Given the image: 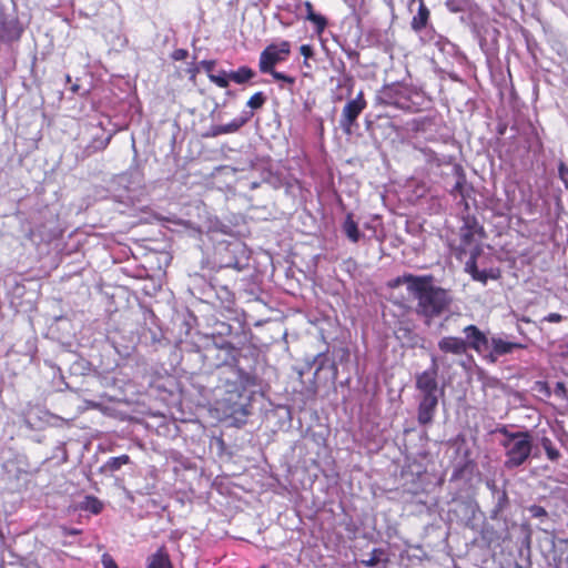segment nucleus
<instances>
[{
  "label": "nucleus",
  "mask_w": 568,
  "mask_h": 568,
  "mask_svg": "<svg viewBox=\"0 0 568 568\" xmlns=\"http://www.w3.org/2000/svg\"><path fill=\"white\" fill-rule=\"evenodd\" d=\"M429 17L430 11L426 7L424 0H418V10L412 19L410 27L416 33L419 34L420 40L427 42H430L435 39V31L427 28Z\"/></svg>",
  "instance_id": "nucleus-7"
},
{
  "label": "nucleus",
  "mask_w": 568,
  "mask_h": 568,
  "mask_svg": "<svg viewBox=\"0 0 568 568\" xmlns=\"http://www.w3.org/2000/svg\"><path fill=\"white\" fill-rule=\"evenodd\" d=\"M343 232L348 237L349 241L356 243L359 241L362 233L358 230L357 223L353 220L352 214H347L344 223H343Z\"/></svg>",
  "instance_id": "nucleus-19"
},
{
  "label": "nucleus",
  "mask_w": 568,
  "mask_h": 568,
  "mask_svg": "<svg viewBox=\"0 0 568 568\" xmlns=\"http://www.w3.org/2000/svg\"><path fill=\"white\" fill-rule=\"evenodd\" d=\"M267 73L271 74L274 80L283 81V82H285L288 85H293L295 83V78H293L291 75H287V74L283 73V72H278L275 69H273V72H267Z\"/></svg>",
  "instance_id": "nucleus-30"
},
{
  "label": "nucleus",
  "mask_w": 568,
  "mask_h": 568,
  "mask_svg": "<svg viewBox=\"0 0 568 568\" xmlns=\"http://www.w3.org/2000/svg\"><path fill=\"white\" fill-rule=\"evenodd\" d=\"M185 55H186V51L185 50H178L174 53V59L175 60H180V59H183Z\"/></svg>",
  "instance_id": "nucleus-38"
},
{
  "label": "nucleus",
  "mask_w": 568,
  "mask_h": 568,
  "mask_svg": "<svg viewBox=\"0 0 568 568\" xmlns=\"http://www.w3.org/2000/svg\"><path fill=\"white\" fill-rule=\"evenodd\" d=\"M257 186H258V183H257V182H254V183H252V186H251V187H252V189H256Z\"/></svg>",
  "instance_id": "nucleus-40"
},
{
  "label": "nucleus",
  "mask_w": 568,
  "mask_h": 568,
  "mask_svg": "<svg viewBox=\"0 0 568 568\" xmlns=\"http://www.w3.org/2000/svg\"><path fill=\"white\" fill-rule=\"evenodd\" d=\"M465 334L466 349L471 348L477 353L488 349L489 339L476 325H468L463 328Z\"/></svg>",
  "instance_id": "nucleus-9"
},
{
  "label": "nucleus",
  "mask_w": 568,
  "mask_h": 568,
  "mask_svg": "<svg viewBox=\"0 0 568 568\" xmlns=\"http://www.w3.org/2000/svg\"><path fill=\"white\" fill-rule=\"evenodd\" d=\"M437 405L438 396H420L417 409V420L420 425L425 426L432 424Z\"/></svg>",
  "instance_id": "nucleus-12"
},
{
  "label": "nucleus",
  "mask_w": 568,
  "mask_h": 568,
  "mask_svg": "<svg viewBox=\"0 0 568 568\" xmlns=\"http://www.w3.org/2000/svg\"><path fill=\"white\" fill-rule=\"evenodd\" d=\"M246 118H236L230 123L212 126L210 135L217 136L222 134L234 133L240 130L246 123Z\"/></svg>",
  "instance_id": "nucleus-17"
},
{
  "label": "nucleus",
  "mask_w": 568,
  "mask_h": 568,
  "mask_svg": "<svg viewBox=\"0 0 568 568\" xmlns=\"http://www.w3.org/2000/svg\"><path fill=\"white\" fill-rule=\"evenodd\" d=\"M203 70L207 73V77L210 78V74H213V70L215 67L214 60H203L200 62Z\"/></svg>",
  "instance_id": "nucleus-33"
},
{
  "label": "nucleus",
  "mask_w": 568,
  "mask_h": 568,
  "mask_svg": "<svg viewBox=\"0 0 568 568\" xmlns=\"http://www.w3.org/2000/svg\"><path fill=\"white\" fill-rule=\"evenodd\" d=\"M22 27L17 19L0 20V40L9 43L18 41L22 34Z\"/></svg>",
  "instance_id": "nucleus-13"
},
{
  "label": "nucleus",
  "mask_w": 568,
  "mask_h": 568,
  "mask_svg": "<svg viewBox=\"0 0 568 568\" xmlns=\"http://www.w3.org/2000/svg\"><path fill=\"white\" fill-rule=\"evenodd\" d=\"M480 250L477 246L470 252V257L465 264V271L469 273L475 281L486 284L488 275L486 271H479L476 264V258Z\"/></svg>",
  "instance_id": "nucleus-15"
},
{
  "label": "nucleus",
  "mask_w": 568,
  "mask_h": 568,
  "mask_svg": "<svg viewBox=\"0 0 568 568\" xmlns=\"http://www.w3.org/2000/svg\"><path fill=\"white\" fill-rule=\"evenodd\" d=\"M255 75V72L248 67H241L236 71L229 72L231 81L243 84L250 81Z\"/></svg>",
  "instance_id": "nucleus-21"
},
{
  "label": "nucleus",
  "mask_w": 568,
  "mask_h": 568,
  "mask_svg": "<svg viewBox=\"0 0 568 568\" xmlns=\"http://www.w3.org/2000/svg\"><path fill=\"white\" fill-rule=\"evenodd\" d=\"M102 564H103L104 568H118V565L115 564V561L108 554H104L102 556Z\"/></svg>",
  "instance_id": "nucleus-34"
},
{
  "label": "nucleus",
  "mask_w": 568,
  "mask_h": 568,
  "mask_svg": "<svg viewBox=\"0 0 568 568\" xmlns=\"http://www.w3.org/2000/svg\"><path fill=\"white\" fill-rule=\"evenodd\" d=\"M70 534L75 535V534H79V531L78 530H72Z\"/></svg>",
  "instance_id": "nucleus-42"
},
{
  "label": "nucleus",
  "mask_w": 568,
  "mask_h": 568,
  "mask_svg": "<svg viewBox=\"0 0 568 568\" xmlns=\"http://www.w3.org/2000/svg\"><path fill=\"white\" fill-rule=\"evenodd\" d=\"M384 551L382 549H373V551L368 555L367 559H363L362 564L365 567H375L379 561Z\"/></svg>",
  "instance_id": "nucleus-27"
},
{
  "label": "nucleus",
  "mask_w": 568,
  "mask_h": 568,
  "mask_svg": "<svg viewBox=\"0 0 568 568\" xmlns=\"http://www.w3.org/2000/svg\"><path fill=\"white\" fill-rule=\"evenodd\" d=\"M559 392H561V393L566 392V388L562 383H557V385H556V393H559Z\"/></svg>",
  "instance_id": "nucleus-39"
},
{
  "label": "nucleus",
  "mask_w": 568,
  "mask_h": 568,
  "mask_svg": "<svg viewBox=\"0 0 568 568\" xmlns=\"http://www.w3.org/2000/svg\"><path fill=\"white\" fill-rule=\"evenodd\" d=\"M530 511L535 517H541L546 515V510L540 506H532Z\"/></svg>",
  "instance_id": "nucleus-36"
},
{
  "label": "nucleus",
  "mask_w": 568,
  "mask_h": 568,
  "mask_svg": "<svg viewBox=\"0 0 568 568\" xmlns=\"http://www.w3.org/2000/svg\"><path fill=\"white\" fill-rule=\"evenodd\" d=\"M438 348L445 354H453L456 356L463 355L467 352L464 338L456 336H445L440 338L438 342Z\"/></svg>",
  "instance_id": "nucleus-14"
},
{
  "label": "nucleus",
  "mask_w": 568,
  "mask_h": 568,
  "mask_svg": "<svg viewBox=\"0 0 568 568\" xmlns=\"http://www.w3.org/2000/svg\"><path fill=\"white\" fill-rule=\"evenodd\" d=\"M217 349L224 353V357L221 359V363L223 365H236V354L237 349L229 342L222 343L220 346H217Z\"/></svg>",
  "instance_id": "nucleus-20"
},
{
  "label": "nucleus",
  "mask_w": 568,
  "mask_h": 568,
  "mask_svg": "<svg viewBox=\"0 0 568 568\" xmlns=\"http://www.w3.org/2000/svg\"><path fill=\"white\" fill-rule=\"evenodd\" d=\"M466 6H467L466 0H447L446 1L447 9L453 13L465 11Z\"/></svg>",
  "instance_id": "nucleus-29"
},
{
  "label": "nucleus",
  "mask_w": 568,
  "mask_h": 568,
  "mask_svg": "<svg viewBox=\"0 0 568 568\" xmlns=\"http://www.w3.org/2000/svg\"><path fill=\"white\" fill-rule=\"evenodd\" d=\"M146 568H173L168 552L160 548L148 557Z\"/></svg>",
  "instance_id": "nucleus-18"
},
{
  "label": "nucleus",
  "mask_w": 568,
  "mask_h": 568,
  "mask_svg": "<svg viewBox=\"0 0 568 568\" xmlns=\"http://www.w3.org/2000/svg\"><path fill=\"white\" fill-rule=\"evenodd\" d=\"M439 358L432 356V368L417 375L416 388L420 392L422 397L438 396L437 372Z\"/></svg>",
  "instance_id": "nucleus-6"
},
{
  "label": "nucleus",
  "mask_w": 568,
  "mask_h": 568,
  "mask_svg": "<svg viewBox=\"0 0 568 568\" xmlns=\"http://www.w3.org/2000/svg\"><path fill=\"white\" fill-rule=\"evenodd\" d=\"M558 171L559 178L565 183L566 187H568V166L565 163L560 162Z\"/></svg>",
  "instance_id": "nucleus-32"
},
{
  "label": "nucleus",
  "mask_w": 568,
  "mask_h": 568,
  "mask_svg": "<svg viewBox=\"0 0 568 568\" xmlns=\"http://www.w3.org/2000/svg\"><path fill=\"white\" fill-rule=\"evenodd\" d=\"M300 52H301V54L305 58V60H304V64H306V65H307V59H308V58H312V57H313V54H314L313 47H312V45H310V44H302V45L300 47Z\"/></svg>",
  "instance_id": "nucleus-31"
},
{
  "label": "nucleus",
  "mask_w": 568,
  "mask_h": 568,
  "mask_svg": "<svg viewBox=\"0 0 568 568\" xmlns=\"http://www.w3.org/2000/svg\"><path fill=\"white\" fill-rule=\"evenodd\" d=\"M404 92L405 88L399 84L385 85L381 90L379 98L385 104L405 109L407 108V102Z\"/></svg>",
  "instance_id": "nucleus-11"
},
{
  "label": "nucleus",
  "mask_w": 568,
  "mask_h": 568,
  "mask_svg": "<svg viewBox=\"0 0 568 568\" xmlns=\"http://www.w3.org/2000/svg\"><path fill=\"white\" fill-rule=\"evenodd\" d=\"M302 7V3H295V4H286L284 7V10L288 11V12H292V13H297V11L300 10V8Z\"/></svg>",
  "instance_id": "nucleus-37"
},
{
  "label": "nucleus",
  "mask_w": 568,
  "mask_h": 568,
  "mask_svg": "<svg viewBox=\"0 0 568 568\" xmlns=\"http://www.w3.org/2000/svg\"><path fill=\"white\" fill-rule=\"evenodd\" d=\"M111 138H112L111 134H109L106 136H95L92 140V143L90 145H88V148H87L88 154L104 150L109 145Z\"/></svg>",
  "instance_id": "nucleus-22"
},
{
  "label": "nucleus",
  "mask_w": 568,
  "mask_h": 568,
  "mask_svg": "<svg viewBox=\"0 0 568 568\" xmlns=\"http://www.w3.org/2000/svg\"><path fill=\"white\" fill-rule=\"evenodd\" d=\"M406 284L408 292L417 300L416 313L429 324L449 308L453 301L449 293L430 284L427 277L405 274L395 280V285Z\"/></svg>",
  "instance_id": "nucleus-1"
},
{
  "label": "nucleus",
  "mask_w": 568,
  "mask_h": 568,
  "mask_svg": "<svg viewBox=\"0 0 568 568\" xmlns=\"http://www.w3.org/2000/svg\"><path fill=\"white\" fill-rule=\"evenodd\" d=\"M266 101V97L264 95L263 92H256L255 94H253L250 100L247 101V106H250L251 109H261L263 106V104L265 103Z\"/></svg>",
  "instance_id": "nucleus-28"
},
{
  "label": "nucleus",
  "mask_w": 568,
  "mask_h": 568,
  "mask_svg": "<svg viewBox=\"0 0 568 568\" xmlns=\"http://www.w3.org/2000/svg\"><path fill=\"white\" fill-rule=\"evenodd\" d=\"M256 385L255 375L243 371L242 368L236 369V379L227 384V393L230 396L224 399V402L230 405L233 412H239L240 409L233 407L237 404V400L242 398L244 392L247 387Z\"/></svg>",
  "instance_id": "nucleus-5"
},
{
  "label": "nucleus",
  "mask_w": 568,
  "mask_h": 568,
  "mask_svg": "<svg viewBox=\"0 0 568 568\" xmlns=\"http://www.w3.org/2000/svg\"><path fill=\"white\" fill-rule=\"evenodd\" d=\"M544 320L550 323H559L562 321V316L558 313H550Z\"/></svg>",
  "instance_id": "nucleus-35"
},
{
  "label": "nucleus",
  "mask_w": 568,
  "mask_h": 568,
  "mask_svg": "<svg viewBox=\"0 0 568 568\" xmlns=\"http://www.w3.org/2000/svg\"><path fill=\"white\" fill-rule=\"evenodd\" d=\"M565 347H566L565 355H567V356H568V344H567Z\"/></svg>",
  "instance_id": "nucleus-41"
},
{
  "label": "nucleus",
  "mask_w": 568,
  "mask_h": 568,
  "mask_svg": "<svg viewBox=\"0 0 568 568\" xmlns=\"http://www.w3.org/2000/svg\"><path fill=\"white\" fill-rule=\"evenodd\" d=\"M302 6L306 10L305 19L314 24L315 32L317 34H322L327 27V19L314 12L312 2L305 1L302 3Z\"/></svg>",
  "instance_id": "nucleus-16"
},
{
  "label": "nucleus",
  "mask_w": 568,
  "mask_h": 568,
  "mask_svg": "<svg viewBox=\"0 0 568 568\" xmlns=\"http://www.w3.org/2000/svg\"><path fill=\"white\" fill-rule=\"evenodd\" d=\"M506 438L501 445L506 450L505 467L508 469L521 466L530 456L532 442L527 432L509 433L503 430Z\"/></svg>",
  "instance_id": "nucleus-2"
},
{
  "label": "nucleus",
  "mask_w": 568,
  "mask_h": 568,
  "mask_svg": "<svg viewBox=\"0 0 568 568\" xmlns=\"http://www.w3.org/2000/svg\"><path fill=\"white\" fill-rule=\"evenodd\" d=\"M525 345L520 343L509 342L499 336H493L489 339L488 348H490L489 353L486 355V358L490 363H496L500 356L513 353L515 349H521Z\"/></svg>",
  "instance_id": "nucleus-8"
},
{
  "label": "nucleus",
  "mask_w": 568,
  "mask_h": 568,
  "mask_svg": "<svg viewBox=\"0 0 568 568\" xmlns=\"http://www.w3.org/2000/svg\"><path fill=\"white\" fill-rule=\"evenodd\" d=\"M481 227H479L477 221L474 217L467 216L464 219L463 226L459 230L460 242L463 250L471 247V251L477 246L476 235L479 234Z\"/></svg>",
  "instance_id": "nucleus-10"
},
{
  "label": "nucleus",
  "mask_w": 568,
  "mask_h": 568,
  "mask_svg": "<svg viewBox=\"0 0 568 568\" xmlns=\"http://www.w3.org/2000/svg\"><path fill=\"white\" fill-rule=\"evenodd\" d=\"M366 105L367 103L362 91L344 105L339 119V126L345 134L351 135L353 133L354 126H357V118L365 110Z\"/></svg>",
  "instance_id": "nucleus-4"
},
{
  "label": "nucleus",
  "mask_w": 568,
  "mask_h": 568,
  "mask_svg": "<svg viewBox=\"0 0 568 568\" xmlns=\"http://www.w3.org/2000/svg\"><path fill=\"white\" fill-rule=\"evenodd\" d=\"M129 463H130V457L128 455H121V456H118V457H111L108 460L106 466L111 470H118L123 465H126Z\"/></svg>",
  "instance_id": "nucleus-26"
},
{
  "label": "nucleus",
  "mask_w": 568,
  "mask_h": 568,
  "mask_svg": "<svg viewBox=\"0 0 568 568\" xmlns=\"http://www.w3.org/2000/svg\"><path fill=\"white\" fill-rule=\"evenodd\" d=\"M82 508L97 515L101 513L103 505L98 498L93 496H87L83 501Z\"/></svg>",
  "instance_id": "nucleus-23"
},
{
  "label": "nucleus",
  "mask_w": 568,
  "mask_h": 568,
  "mask_svg": "<svg viewBox=\"0 0 568 568\" xmlns=\"http://www.w3.org/2000/svg\"><path fill=\"white\" fill-rule=\"evenodd\" d=\"M541 446L550 460L555 462L560 457L559 450L552 445V442L549 438L544 437L541 439Z\"/></svg>",
  "instance_id": "nucleus-24"
},
{
  "label": "nucleus",
  "mask_w": 568,
  "mask_h": 568,
  "mask_svg": "<svg viewBox=\"0 0 568 568\" xmlns=\"http://www.w3.org/2000/svg\"><path fill=\"white\" fill-rule=\"evenodd\" d=\"M213 83H215L217 87L222 88V89H225L229 87L230 84V78H229V72L222 70L220 71L217 74H210V78H209Z\"/></svg>",
  "instance_id": "nucleus-25"
},
{
  "label": "nucleus",
  "mask_w": 568,
  "mask_h": 568,
  "mask_svg": "<svg viewBox=\"0 0 568 568\" xmlns=\"http://www.w3.org/2000/svg\"><path fill=\"white\" fill-rule=\"evenodd\" d=\"M291 53V44L284 40L280 44L267 45L260 55L258 68L262 73L273 72L274 67L286 60Z\"/></svg>",
  "instance_id": "nucleus-3"
}]
</instances>
